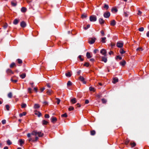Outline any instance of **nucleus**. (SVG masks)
I'll return each mask as SVG.
<instances>
[{
	"instance_id": "nucleus-1",
	"label": "nucleus",
	"mask_w": 149,
	"mask_h": 149,
	"mask_svg": "<svg viewBox=\"0 0 149 149\" xmlns=\"http://www.w3.org/2000/svg\"><path fill=\"white\" fill-rule=\"evenodd\" d=\"M44 135L43 133L40 132H38L37 131L34 130L31 133H28L27 136L29 139L28 141L29 142H34L37 141L39 137H42Z\"/></svg>"
},
{
	"instance_id": "nucleus-2",
	"label": "nucleus",
	"mask_w": 149,
	"mask_h": 149,
	"mask_svg": "<svg viewBox=\"0 0 149 149\" xmlns=\"http://www.w3.org/2000/svg\"><path fill=\"white\" fill-rule=\"evenodd\" d=\"M96 39L95 38H90L88 39V42L90 44H93L95 42Z\"/></svg>"
},
{
	"instance_id": "nucleus-3",
	"label": "nucleus",
	"mask_w": 149,
	"mask_h": 149,
	"mask_svg": "<svg viewBox=\"0 0 149 149\" xmlns=\"http://www.w3.org/2000/svg\"><path fill=\"white\" fill-rule=\"evenodd\" d=\"M123 45V43L122 42L119 41L117 43L116 46L118 48L122 47Z\"/></svg>"
},
{
	"instance_id": "nucleus-4",
	"label": "nucleus",
	"mask_w": 149,
	"mask_h": 149,
	"mask_svg": "<svg viewBox=\"0 0 149 149\" xmlns=\"http://www.w3.org/2000/svg\"><path fill=\"white\" fill-rule=\"evenodd\" d=\"M100 53L104 56H106L107 55L106 50L104 49H102L100 51Z\"/></svg>"
},
{
	"instance_id": "nucleus-5",
	"label": "nucleus",
	"mask_w": 149,
	"mask_h": 149,
	"mask_svg": "<svg viewBox=\"0 0 149 149\" xmlns=\"http://www.w3.org/2000/svg\"><path fill=\"white\" fill-rule=\"evenodd\" d=\"M97 18L95 16H91L90 17V20L91 22H95L96 21Z\"/></svg>"
},
{
	"instance_id": "nucleus-6",
	"label": "nucleus",
	"mask_w": 149,
	"mask_h": 149,
	"mask_svg": "<svg viewBox=\"0 0 149 149\" xmlns=\"http://www.w3.org/2000/svg\"><path fill=\"white\" fill-rule=\"evenodd\" d=\"M103 15L104 17L108 18L110 16V14L109 12H107L104 13Z\"/></svg>"
},
{
	"instance_id": "nucleus-7",
	"label": "nucleus",
	"mask_w": 149,
	"mask_h": 149,
	"mask_svg": "<svg viewBox=\"0 0 149 149\" xmlns=\"http://www.w3.org/2000/svg\"><path fill=\"white\" fill-rule=\"evenodd\" d=\"M57 120V119L55 117H52L51 118V122L53 123H55Z\"/></svg>"
},
{
	"instance_id": "nucleus-8",
	"label": "nucleus",
	"mask_w": 149,
	"mask_h": 149,
	"mask_svg": "<svg viewBox=\"0 0 149 149\" xmlns=\"http://www.w3.org/2000/svg\"><path fill=\"white\" fill-rule=\"evenodd\" d=\"M79 79L80 81L82 82L84 84H85L86 83V82L84 81V79L83 77L82 76H80L79 77Z\"/></svg>"
},
{
	"instance_id": "nucleus-9",
	"label": "nucleus",
	"mask_w": 149,
	"mask_h": 149,
	"mask_svg": "<svg viewBox=\"0 0 149 149\" xmlns=\"http://www.w3.org/2000/svg\"><path fill=\"white\" fill-rule=\"evenodd\" d=\"M116 22L114 20H113L111 21L110 24L112 26H114L116 24Z\"/></svg>"
},
{
	"instance_id": "nucleus-10",
	"label": "nucleus",
	"mask_w": 149,
	"mask_h": 149,
	"mask_svg": "<svg viewBox=\"0 0 149 149\" xmlns=\"http://www.w3.org/2000/svg\"><path fill=\"white\" fill-rule=\"evenodd\" d=\"M71 102L72 104H74L76 103V99L75 98H73L71 100Z\"/></svg>"
},
{
	"instance_id": "nucleus-11",
	"label": "nucleus",
	"mask_w": 149,
	"mask_h": 149,
	"mask_svg": "<svg viewBox=\"0 0 149 149\" xmlns=\"http://www.w3.org/2000/svg\"><path fill=\"white\" fill-rule=\"evenodd\" d=\"M118 81V79L117 78L115 77L113 79V81H112L113 83V84H115Z\"/></svg>"
},
{
	"instance_id": "nucleus-12",
	"label": "nucleus",
	"mask_w": 149,
	"mask_h": 149,
	"mask_svg": "<svg viewBox=\"0 0 149 149\" xmlns=\"http://www.w3.org/2000/svg\"><path fill=\"white\" fill-rule=\"evenodd\" d=\"M21 26L22 27H24L26 26V24L24 22H22L20 24Z\"/></svg>"
},
{
	"instance_id": "nucleus-13",
	"label": "nucleus",
	"mask_w": 149,
	"mask_h": 149,
	"mask_svg": "<svg viewBox=\"0 0 149 149\" xmlns=\"http://www.w3.org/2000/svg\"><path fill=\"white\" fill-rule=\"evenodd\" d=\"M126 63V61L125 60H123L122 61L120 62V64L122 66L125 65Z\"/></svg>"
},
{
	"instance_id": "nucleus-14",
	"label": "nucleus",
	"mask_w": 149,
	"mask_h": 149,
	"mask_svg": "<svg viewBox=\"0 0 149 149\" xmlns=\"http://www.w3.org/2000/svg\"><path fill=\"white\" fill-rule=\"evenodd\" d=\"M72 75V74L71 72H68L65 73V75L66 77H70Z\"/></svg>"
},
{
	"instance_id": "nucleus-15",
	"label": "nucleus",
	"mask_w": 149,
	"mask_h": 149,
	"mask_svg": "<svg viewBox=\"0 0 149 149\" xmlns=\"http://www.w3.org/2000/svg\"><path fill=\"white\" fill-rule=\"evenodd\" d=\"M19 141L20 143V146H22V145L24 143V140L22 139H20Z\"/></svg>"
},
{
	"instance_id": "nucleus-16",
	"label": "nucleus",
	"mask_w": 149,
	"mask_h": 149,
	"mask_svg": "<svg viewBox=\"0 0 149 149\" xmlns=\"http://www.w3.org/2000/svg\"><path fill=\"white\" fill-rule=\"evenodd\" d=\"M102 61H104L105 63L107 62V59L105 56L102 57Z\"/></svg>"
},
{
	"instance_id": "nucleus-17",
	"label": "nucleus",
	"mask_w": 149,
	"mask_h": 149,
	"mask_svg": "<svg viewBox=\"0 0 149 149\" xmlns=\"http://www.w3.org/2000/svg\"><path fill=\"white\" fill-rule=\"evenodd\" d=\"M27 2L29 4V5L31 6L32 8H33V7L34 6V3L32 2L31 1H27Z\"/></svg>"
},
{
	"instance_id": "nucleus-18",
	"label": "nucleus",
	"mask_w": 149,
	"mask_h": 149,
	"mask_svg": "<svg viewBox=\"0 0 149 149\" xmlns=\"http://www.w3.org/2000/svg\"><path fill=\"white\" fill-rule=\"evenodd\" d=\"M99 20L100 23L101 24H103L104 23V21L102 18H100Z\"/></svg>"
},
{
	"instance_id": "nucleus-19",
	"label": "nucleus",
	"mask_w": 149,
	"mask_h": 149,
	"mask_svg": "<svg viewBox=\"0 0 149 149\" xmlns=\"http://www.w3.org/2000/svg\"><path fill=\"white\" fill-rule=\"evenodd\" d=\"M26 10V9L25 7H23L21 9V11L22 12H25Z\"/></svg>"
},
{
	"instance_id": "nucleus-20",
	"label": "nucleus",
	"mask_w": 149,
	"mask_h": 149,
	"mask_svg": "<svg viewBox=\"0 0 149 149\" xmlns=\"http://www.w3.org/2000/svg\"><path fill=\"white\" fill-rule=\"evenodd\" d=\"M52 92V90H47V93L48 95H51Z\"/></svg>"
},
{
	"instance_id": "nucleus-21",
	"label": "nucleus",
	"mask_w": 149,
	"mask_h": 149,
	"mask_svg": "<svg viewBox=\"0 0 149 149\" xmlns=\"http://www.w3.org/2000/svg\"><path fill=\"white\" fill-rule=\"evenodd\" d=\"M39 107L40 106L39 104H34V109H38Z\"/></svg>"
},
{
	"instance_id": "nucleus-22",
	"label": "nucleus",
	"mask_w": 149,
	"mask_h": 149,
	"mask_svg": "<svg viewBox=\"0 0 149 149\" xmlns=\"http://www.w3.org/2000/svg\"><path fill=\"white\" fill-rule=\"evenodd\" d=\"M26 112H23L22 113L19 114V116L20 117L22 116H25L26 115Z\"/></svg>"
},
{
	"instance_id": "nucleus-23",
	"label": "nucleus",
	"mask_w": 149,
	"mask_h": 149,
	"mask_svg": "<svg viewBox=\"0 0 149 149\" xmlns=\"http://www.w3.org/2000/svg\"><path fill=\"white\" fill-rule=\"evenodd\" d=\"M11 5L13 6H15L17 5V3L15 1H12L11 2Z\"/></svg>"
},
{
	"instance_id": "nucleus-24",
	"label": "nucleus",
	"mask_w": 149,
	"mask_h": 149,
	"mask_svg": "<svg viewBox=\"0 0 149 149\" xmlns=\"http://www.w3.org/2000/svg\"><path fill=\"white\" fill-rule=\"evenodd\" d=\"M86 56L88 58H90L92 57L91 56L90 53L88 52H87L86 53Z\"/></svg>"
},
{
	"instance_id": "nucleus-25",
	"label": "nucleus",
	"mask_w": 149,
	"mask_h": 149,
	"mask_svg": "<svg viewBox=\"0 0 149 149\" xmlns=\"http://www.w3.org/2000/svg\"><path fill=\"white\" fill-rule=\"evenodd\" d=\"M89 89L90 91H93V92H95V88L91 86L89 87Z\"/></svg>"
},
{
	"instance_id": "nucleus-26",
	"label": "nucleus",
	"mask_w": 149,
	"mask_h": 149,
	"mask_svg": "<svg viewBox=\"0 0 149 149\" xmlns=\"http://www.w3.org/2000/svg\"><path fill=\"white\" fill-rule=\"evenodd\" d=\"M26 75L25 73H23L20 75V77L24 79Z\"/></svg>"
},
{
	"instance_id": "nucleus-27",
	"label": "nucleus",
	"mask_w": 149,
	"mask_h": 149,
	"mask_svg": "<svg viewBox=\"0 0 149 149\" xmlns=\"http://www.w3.org/2000/svg\"><path fill=\"white\" fill-rule=\"evenodd\" d=\"M106 39V37L102 38L101 42L102 43H105L106 41H105V40Z\"/></svg>"
},
{
	"instance_id": "nucleus-28",
	"label": "nucleus",
	"mask_w": 149,
	"mask_h": 149,
	"mask_svg": "<svg viewBox=\"0 0 149 149\" xmlns=\"http://www.w3.org/2000/svg\"><path fill=\"white\" fill-rule=\"evenodd\" d=\"M95 134V131L94 130H92L91 131V134L92 135H94Z\"/></svg>"
},
{
	"instance_id": "nucleus-29",
	"label": "nucleus",
	"mask_w": 149,
	"mask_h": 149,
	"mask_svg": "<svg viewBox=\"0 0 149 149\" xmlns=\"http://www.w3.org/2000/svg\"><path fill=\"white\" fill-rule=\"evenodd\" d=\"M18 22V20L16 19L14 20L13 21V23L14 24H17Z\"/></svg>"
},
{
	"instance_id": "nucleus-30",
	"label": "nucleus",
	"mask_w": 149,
	"mask_h": 149,
	"mask_svg": "<svg viewBox=\"0 0 149 149\" xmlns=\"http://www.w3.org/2000/svg\"><path fill=\"white\" fill-rule=\"evenodd\" d=\"M21 106L22 108H25L26 107V104L22 103L21 104Z\"/></svg>"
},
{
	"instance_id": "nucleus-31",
	"label": "nucleus",
	"mask_w": 149,
	"mask_h": 149,
	"mask_svg": "<svg viewBox=\"0 0 149 149\" xmlns=\"http://www.w3.org/2000/svg\"><path fill=\"white\" fill-rule=\"evenodd\" d=\"M8 97L10 98H11L12 96V93L11 92L8 93Z\"/></svg>"
},
{
	"instance_id": "nucleus-32",
	"label": "nucleus",
	"mask_w": 149,
	"mask_h": 149,
	"mask_svg": "<svg viewBox=\"0 0 149 149\" xmlns=\"http://www.w3.org/2000/svg\"><path fill=\"white\" fill-rule=\"evenodd\" d=\"M120 52L121 54H123L125 53V51L123 49H121L120 50Z\"/></svg>"
},
{
	"instance_id": "nucleus-33",
	"label": "nucleus",
	"mask_w": 149,
	"mask_h": 149,
	"mask_svg": "<svg viewBox=\"0 0 149 149\" xmlns=\"http://www.w3.org/2000/svg\"><path fill=\"white\" fill-rule=\"evenodd\" d=\"M42 123L43 125H47L48 123V122L47 121L44 120L42 121Z\"/></svg>"
},
{
	"instance_id": "nucleus-34",
	"label": "nucleus",
	"mask_w": 149,
	"mask_h": 149,
	"mask_svg": "<svg viewBox=\"0 0 149 149\" xmlns=\"http://www.w3.org/2000/svg\"><path fill=\"white\" fill-rule=\"evenodd\" d=\"M87 15L86 14H83L81 15V17L82 18H85L87 17Z\"/></svg>"
},
{
	"instance_id": "nucleus-35",
	"label": "nucleus",
	"mask_w": 149,
	"mask_h": 149,
	"mask_svg": "<svg viewBox=\"0 0 149 149\" xmlns=\"http://www.w3.org/2000/svg\"><path fill=\"white\" fill-rule=\"evenodd\" d=\"M15 65V64L14 63H12L10 65V68H12Z\"/></svg>"
},
{
	"instance_id": "nucleus-36",
	"label": "nucleus",
	"mask_w": 149,
	"mask_h": 149,
	"mask_svg": "<svg viewBox=\"0 0 149 149\" xmlns=\"http://www.w3.org/2000/svg\"><path fill=\"white\" fill-rule=\"evenodd\" d=\"M17 62L18 63L21 64V63H22V61L20 59H17Z\"/></svg>"
},
{
	"instance_id": "nucleus-37",
	"label": "nucleus",
	"mask_w": 149,
	"mask_h": 149,
	"mask_svg": "<svg viewBox=\"0 0 149 149\" xmlns=\"http://www.w3.org/2000/svg\"><path fill=\"white\" fill-rule=\"evenodd\" d=\"M7 72L8 73H13V72H12V71L10 69H8L7 70Z\"/></svg>"
},
{
	"instance_id": "nucleus-38",
	"label": "nucleus",
	"mask_w": 149,
	"mask_h": 149,
	"mask_svg": "<svg viewBox=\"0 0 149 149\" xmlns=\"http://www.w3.org/2000/svg\"><path fill=\"white\" fill-rule=\"evenodd\" d=\"M35 114L36 115H38V116L39 117L41 115V113L39 112H38V113H35Z\"/></svg>"
},
{
	"instance_id": "nucleus-39",
	"label": "nucleus",
	"mask_w": 149,
	"mask_h": 149,
	"mask_svg": "<svg viewBox=\"0 0 149 149\" xmlns=\"http://www.w3.org/2000/svg\"><path fill=\"white\" fill-rule=\"evenodd\" d=\"M130 145H131L132 147H133L136 146V144L135 143L133 142L132 143H131Z\"/></svg>"
},
{
	"instance_id": "nucleus-40",
	"label": "nucleus",
	"mask_w": 149,
	"mask_h": 149,
	"mask_svg": "<svg viewBox=\"0 0 149 149\" xmlns=\"http://www.w3.org/2000/svg\"><path fill=\"white\" fill-rule=\"evenodd\" d=\"M72 83L70 81H68L67 83L68 86H70L72 85Z\"/></svg>"
},
{
	"instance_id": "nucleus-41",
	"label": "nucleus",
	"mask_w": 149,
	"mask_h": 149,
	"mask_svg": "<svg viewBox=\"0 0 149 149\" xmlns=\"http://www.w3.org/2000/svg\"><path fill=\"white\" fill-rule=\"evenodd\" d=\"M102 103L103 104H105L107 102V100L104 99H102Z\"/></svg>"
},
{
	"instance_id": "nucleus-42",
	"label": "nucleus",
	"mask_w": 149,
	"mask_h": 149,
	"mask_svg": "<svg viewBox=\"0 0 149 149\" xmlns=\"http://www.w3.org/2000/svg\"><path fill=\"white\" fill-rule=\"evenodd\" d=\"M74 109V108L72 107H70L68 108V110L69 111L73 110Z\"/></svg>"
},
{
	"instance_id": "nucleus-43",
	"label": "nucleus",
	"mask_w": 149,
	"mask_h": 149,
	"mask_svg": "<svg viewBox=\"0 0 149 149\" xmlns=\"http://www.w3.org/2000/svg\"><path fill=\"white\" fill-rule=\"evenodd\" d=\"M56 100H57V104H59L60 102V100L58 98H56Z\"/></svg>"
},
{
	"instance_id": "nucleus-44",
	"label": "nucleus",
	"mask_w": 149,
	"mask_h": 149,
	"mask_svg": "<svg viewBox=\"0 0 149 149\" xmlns=\"http://www.w3.org/2000/svg\"><path fill=\"white\" fill-rule=\"evenodd\" d=\"M139 30L140 31H143L144 30V28L143 27H141L139 28Z\"/></svg>"
},
{
	"instance_id": "nucleus-45",
	"label": "nucleus",
	"mask_w": 149,
	"mask_h": 149,
	"mask_svg": "<svg viewBox=\"0 0 149 149\" xmlns=\"http://www.w3.org/2000/svg\"><path fill=\"white\" fill-rule=\"evenodd\" d=\"M7 143L9 145H10L12 143L10 142L9 140H8L7 141Z\"/></svg>"
},
{
	"instance_id": "nucleus-46",
	"label": "nucleus",
	"mask_w": 149,
	"mask_h": 149,
	"mask_svg": "<svg viewBox=\"0 0 149 149\" xmlns=\"http://www.w3.org/2000/svg\"><path fill=\"white\" fill-rule=\"evenodd\" d=\"M104 8H106L107 10L109 8V6L105 4L104 5Z\"/></svg>"
},
{
	"instance_id": "nucleus-47",
	"label": "nucleus",
	"mask_w": 149,
	"mask_h": 149,
	"mask_svg": "<svg viewBox=\"0 0 149 149\" xmlns=\"http://www.w3.org/2000/svg\"><path fill=\"white\" fill-rule=\"evenodd\" d=\"M90 24H88V25H87V26H86V27H84V29H85V30H86L88 28H89L90 27Z\"/></svg>"
},
{
	"instance_id": "nucleus-48",
	"label": "nucleus",
	"mask_w": 149,
	"mask_h": 149,
	"mask_svg": "<svg viewBox=\"0 0 149 149\" xmlns=\"http://www.w3.org/2000/svg\"><path fill=\"white\" fill-rule=\"evenodd\" d=\"M129 141H130V140L129 139H126L125 140V143L126 144H127L129 142Z\"/></svg>"
},
{
	"instance_id": "nucleus-49",
	"label": "nucleus",
	"mask_w": 149,
	"mask_h": 149,
	"mask_svg": "<svg viewBox=\"0 0 149 149\" xmlns=\"http://www.w3.org/2000/svg\"><path fill=\"white\" fill-rule=\"evenodd\" d=\"M61 116L62 117H67V115L66 113H65L64 114L62 115Z\"/></svg>"
},
{
	"instance_id": "nucleus-50",
	"label": "nucleus",
	"mask_w": 149,
	"mask_h": 149,
	"mask_svg": "<svg viewBox=\"0 0 149 149\" xmlns=\"http://www.w3.org/2000/svg\"><path fill=\"white\" fill-rule=\"evenodd\" d=\"M6 109L8 111H9V106L7 104L6 105Z\"/></svg>"
},
{
	"instance_id": "nucleus-51",
	"label": "nucleus",
	"mask_w": 149,
	"mask_h": 149,
	"mask_svg": "<svg viewBox=\"0 0 149 149\" xmlns=\"http://www.w3.org/2000/svg\"><path fill=\"white\" fill-rule=\"evenodd\" d=\"M45 117L46 118H48L49 117V115L48 114H45Z\"/></svg>"
},
{
	"instance_id": "nucleus-52",
	"label": "nucleus",
	"mask_w": 149,
	"mask_h": 149,
	"mask_svg": "<svg viewBox=\"0 0 149 149\" xmlns=\"http://www.w3.org/2000/svg\"><path fill=\"white\" fill-rule=\"evenodd\" d=\"M89 63H84V65L85 66H86L87 67H88L89 66Z\"/></svg>"
},
{
	"instance_id": "nucleus-53",
	"label": "nucleus",
	"mask_w": 149,
	"mask_h": 149,
	"mask_svg": "<svg viewBox=\"0 0 149 149\" xmlns=\"http://www.w3.org/2000/svg\"><path fill=\"white\" fill-rule=\"evenodd\" d=\"M122 59V57L119 56H118L116 57V59H119L120 60H121Z\"/></svg>"
},
{
	"instance_id": "nucleus-54",
	"label": "nucleus",
	"mask_w": 149,
	"mask_h": 149,
	"mask_svg": "<svg viewBox=\"0 0 149 149\" xmlns=\"http://www.w3.org/2000/svg\"><path fill=\"white\" fill-rule=\"evenodd\" d=\"M11 81L14 83H16L17 82V80H13L12 79H11Z\"/></svg>"
},
{
	"instance_id": "nucleus-55",
	"label": "nucleus",
	"mask_w": 149,
	"mask_h": 149,
	"mask_svg": "<svg viewBox=\"0 0 149 149\" xmlns=\"http://www.w3.org/2000/svg\"><path fill=\"white\" fill-rule=\"evenodd\" d=\"M142 13V12L140 10H139L138 11V13H137V14L138 15H141Z\"/></svg>"
},
{
	"instance_id": "nucleus-56",
	"label": "nucleus",
	"mask_w": 149,
	"mask_h": 149,
	"mask_svg": "<svg viewBox=\"0 0 149 149\" xmlns=\"http://www.w3.org/2000/svg\"><path fill=\"white\" fill-rule=\"evenodd\" d=\"M128 13L124 12V15L125 17H127L128 15Z\"/></svg>"
},
{
	"instance_id": "nucleus-57",
	"label": "nucleus",
	"mask_w": 149,
	"mask_h": 149,
	"mask_svg": "<svg viewBox=\"0 0 149 149\" xmlns=\"http://www.w3.org/2000/svg\"><path fill=\"white\" fill-rule=\"evenodd\" d=\"M8 26V24H7L6 23L3 26V27L4 29H6Z\"/></svg>"
},
{
	"instance_id": "nucleus-58",
	"label": "nucleus",
	"mask_w": 149,
	"mask_h": 149,
	"mask_svg": "<svg viewBox=\"0 0 149 149\" xmlns=\"http://www.w3.org/2000/svg\"><path fill=\"white\" fill-rule=\"evenodd\" d=\"M28 92L29 93H31V88H28Z\"/></svg>"
},
{
	"instance_id": "nucleus-59",
	"label": "nucleus",
	"mask_w": 149,
	"mask_h": 149,
	"mask_svg": "<svg viewBox=\"0 0 149 149\" xmlns=\"http://www.w3.org/2000/svg\"><path fill=\"white\" fill-rule=\"evenodd\" d=\"M143 49H142L140 47L137 48L136 50L137 51H142Z\"/></svg>"
},
{
	"instance_id": "nucleus-60",
	"label": "nucleus",
	"mask_w": 149,
	"mask_h": 149,
	"mask_svg": "<svg viewBox=\"0 0 149 149\" xmlns=\"http://www.w3.org/2000/svg\"><path fill=\"white\" fill-rule=\"evenodd\" d=\"M79 58L80 59L81 61H83V59L81 58V55H79L78 56Z\"/></svg>"
},
{
	"instance_id": "nucleus-61",
	"label": "nucleus",
	"mask_w": 149,
	"mask_h": 149,
	"mask_svg": "<svg viewBox=\"0 0 149 149\" xmlns=\"http://www.w3.org/2000/svg\"><path fill=\"white\" fill-rule=\"evenodd\" d=\"M2 123L3 124H4L6 123V120H5L2 121Z\"/></svg>"
},
{
	"instance_id": "nucleus-62",
	"label": "nucleus",
	"mask_w": 149,
	"mask_h": 149,
	"mask_svg": "<svg viewBox=\"0 0 149 149\" xmlns=\"http://www.w3.org/2000/svg\"><path fill=\"white\" fill-rule=\"evenodd\" d=\"M112 11H113V10L115 12H117V10L116 8H113L111 10Z\"/></svg>"
},
{
	"instance_id": "nucleus-63",
	"label": "nucleus",
	"mask_w": 149,
	"mask_h": 149,
	"mask_svg": "<svg viewBox=\"0 0 149 149\" xmlns=\"http://www.w3.org/2000/svg\"><path fill=\"white\" fill-rule=\"evenodd\" d=\"M45 89V88L44 87L41 88L40 89L41 92H42Z\"/></svg>"
},
{
	"instance_id": "nucleus-64",
	"label": "nucleus",
	"mask_w": 149,
	"mask_h": 149,
	"mask_svg": "<svg viewBox=\"0 0 149 149\" xmlns=\"http://www.w3.org/2000/svg\"><path fill=\"white\" fill-rule=\"evenodd\" d=\"M101 33L102 34V36H104V31H103L102 30L101 31Z\"/></svg>"
}]
</instances>
